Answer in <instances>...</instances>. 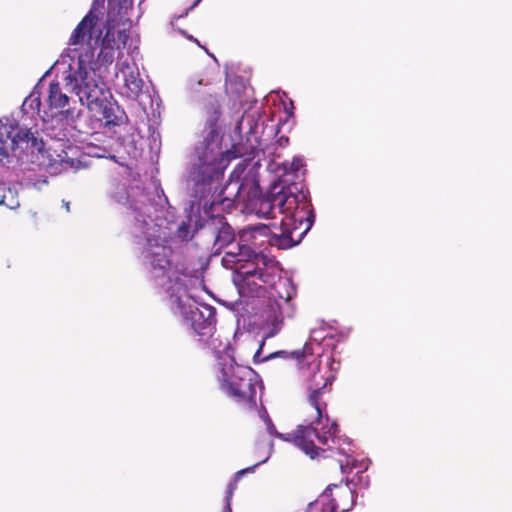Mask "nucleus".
I'll list each match as a JSON object with an SVG mask.
<instances>
[{"label":"nucleus","mask_w":512,"mask_h":512,"mask_svg":"<svg viewBox=\"0 0 512 512\" xmlns=\"http://www.w3.org/2000/svg\"><path fill=\"white\" fill-rule=\"evenodd\" d=\"M254 154L253 146L244 151L239 145L223 152L217 126L209 123L203 140L195 147V158L187 174V188L194 200L185 208L187 220L178 226L174 222V208L155 182L150 183L152 192L138 184L128 188L119 183L110 191L111 199L127 206L138 257L154 284L163 290L170 311L214 353V375L220 391H260L262 383L253 369L236 363L228 341L214 336L215 310L198 301L203 289L200 275L172 256L167 241L174 231L182 241L191 239L216 217L218 206L229 211L235 204L244 203L254 210L259 184L254 171H246V161Z\"/></svg>","instance_id":"1"},{"label":"nucleus","mask_w":512,"mask_h":512,"mask_svg":"<svg viewBox=\"0 0 512 512\" xmlns=\"http://www.w3.org/2000/svg\"><path fill=\"white\" fill-rule=\"evenodd\" d=\"M133 0H94L88 14L72 31L68 46L57 60L59 78L95 118L93 128L118 125L119 107L103 81V73L116 60L114 87L136 100L144 86L133 59L129 13Z\"/></svg>","instance_id":"2"},{"label":"nucleus","mask_w":512,"mask_h":512,"mask_svg":"<svg viewBox=\"0 0 512 512\" xmlns=\"http://www.w3.org/2000/svg\"><path fill=\"white\" fill-rule=\"evenodd\" d=\"M254 211L263 218L281 216L280 225H273L276 231L265 224L241 229L239 243L225 252L222 264L235 270L233 281L240 296L268 295L263 328L266 337H273L281 330L283 320L294 316L292 299L296 289L290 279L281 277L278 262L265 254L262 248L265 244L279 249L297 245L313 226L315 214L302 186L283 183H276L259 197Z\"/></svg>","instance_id":"3"},{"label":"nucleus","mask_w":512,"mask_h":512,"mask_svg":"<svg viewBox=\"0 0 512 512\" xmlns=\"http://www.w3.org/2000/svg\"><path fill=\"white\" fill-rule=\"evenodd\" d=\"M335 345V337L325 335L321 343L313 338L304 345L302 351L292 353L294 357L299 358L301 356L308 363V367L303 369V375L309 379L308 404L315 412L314 420L307 425H298L292 433L284 434L276 430L265 409L259 411V417L264 422L269 435L293 443L311 459L318 455V448L314 442L316 439L319 444L326 445L329 449L335 448L346 457L345 461H339L343 473L351 472L352 469L356 468H358V472H362L368 468L367 460H356L353 457L350 442L337 436V423L330 421L326 414V402L323 401V395L327 392L328 385L333 382L339 363L335 362L332 353L325 355L324 352L320 353V351L328 348L334 350Z\"/></svg>","instance_id":"4"},{"label":"nucleus","mask_w":512,"mask_h":512,"mask_svg":"<svg viewBox=\"0 0 512 512\" xmlns=\"http://www.w3.org/2000/svg\"><path fill=\"white\" fill-rule=\"evenodd\" d=\"M30 129L29 146L25 149V169L34 170L36 168L43 169L50 175L60 174L62 172L77 171L84 166L82 160L83 155L96 158L112 157L105 147L87 143L82 147L71 144L69 141L54 142L48 149L45 148L44 142L34 136Z\"/></svg>","instance_id":"5"},{"label":"nucleus","mask_w":512,"mask_h":512,"mask_svg":"<svg viewBox=\"0 0 512 512\" xmlns=\"http://www.w3.org/2000/svg\"><path fill=\"white\" fill-rule=\"evenodd\" d=\"M30 129L28 125L14 116L0 118V167L12 169L25 165V149L29 146ZM20 201L16 187L0 183V209L15 210Z\"/></svg>","instance_id":"6"},{"label":"nucleus","mask_w":512,"mask_h":512,"mask_svg":"<svg viewBox=\"0 0 512 512\" xmlns=\"http://www.w3.org/2000/svg\"><path fill=\"white\" fill-rule=\"evenodd\" d=\"M54 70L57 80L49 83L44 96L43 127L46 134L55 142L69 141V138H74L81 133L76 128V120L79 118L81 111L70 107V98L61 87V84H65L59 78L57 61L54 64ZM65 89L69 91L67 88Z\"/></svg>","instance_id":"7"},{"label":"nucleus","mask_w":512,"mask_h":512,"mask_svg":"<svg viewBox=\"0 0 512 512\" xmlns=\"http://www.w3.org/2000/svg\"><path fill=\"white\" fill-rule=\"evenodd\" d=\"M304 167V159L300 156H295L291 162H283L280 167L282 171L280 177L271 184L270 188L276 183H283L284 185L298 184L302 186L303 190L306 192V199L311 204L308 190L301 181H298L304 176Z\"/></svg>","instance_id":"8"},{"label":"nucleus","mask_w":512,"mask_h":512,"mask_svg":"<svg viewBox=\"0 0 512 512\" xmlns=\"http://www.w3.org/2000/svg\"><path fill=\"white\" fill-rule=\"evenodd\" d=\"M327 488H332V498L334 499L332 505L335 506V512H347L351 510L354 505V493L347 485H329Z\"/></svg>","instance_id":"9"},{"label":"nucleus","mask_w":512,"mask_h":512,"mask_svg":"<svg viewBox=\"0 0 512 512\" xmlns=\"http://www.w3.org/2000/svg\"><path fill=\"white\" fill-rule=\"evenodd\" d=\"M273 451H274V443H273V441H269L267 443L266 456L262 461L256 463L253 466L242 469L235 474L234 479L227 485L226 493H225V497H224V507H232V497H233L235 490L237 489V482L240 480V478L247 473L254 472L256 467L267 462L268 459L270 458V456L272 455Z\"/></svg>","instance_id":"10"},{"label":"nucleus","mask_w":512,"mask_h":512,"mask_svg":"<svg viewBox=\"0 0 512 512\" xmlns=\"http://www.w3.org/2000/svg\"><path fill=\"white\" fill-rule=\"evenodd\" d=\"M41 87L42 80L37 83L31 93L25 98L21 106V111L24 115H30L31 118L38 116L42 120L43 109L41 110Z\"/></svg>","instance_id":"11"},{"label":"nucleus","mask_w":512,"mask_h":512,"mask_svg":"<svg viewBox=\"0 0 512 512\" xmlns=\"http://www.w3.org/2000/svg\"><path fill=\"white\" fill-rule=\"evenodd\" d=\"M218 224L220 227L217 230V234L214 242L215 253L220 251L222 248L227 247L228 250L237 244H233L234 232L232 227L224 222L223 218H218Z\"/></svg>","instance_id":"12"},{"label":"nucleus","mask_w":512,"mask_h":512,"mask_svg":"<svg viewBox=\"0 0 512 512\" xmlns=\"http://www.w3.org/2000/svg\"><path fill=\"white\" fill-rule=\"evenodd\" d=\"M248 89L249 88L242 78L238 76H231L227 78L226 93L233 101L234 105L242 104L243 97L246 95Z\"/></svg>","instance_id":"13"},{"label":"nucleus","mask_w":512,"mask_h":512,"mask_svg":"<svg viewBox=\"0 0 512 512\" xmlns=\"http://www.w3.org/2000/svg\"><path fill=\"white\" fill-rule=\"evenodd\" d=\"M332 495V488H326L313 503H310L306 512H335Z\"/></svg>","instance_id":"14"},{"label":"nucleus","mask_w":512,"mask_h":512,"mask_svg":"<svg viewBox=\"0 0 512 512\" xmlns=\"http://www.w3.org/2000/svg\"><path fill=\"white\" fill-rule=\"evenodd\" d=\"M141 137L131 134L128 138L123 139L121 145L125 153L133 159H137L141 155Z\"/></svg>","instance_id":"15"},{"label":"nucleus","mask_w":512,"mask_h":512,"mask_svg":"<svg viewBox=\"0 0 512 512\" xmlns=\"http://www.w3.org/2000/svg\"><path fill=\"white\" fill-rule=\"evenodd\" d=\"M286 354L285 351H278V352H275V353H272L270 354L269 356H266V357H263V358H260L261 356V348L255 353L254 355V358L255 360L257 361H264V360H268V359H271V358H275V357H278V356H282Z\"/></svg>","instance_id":"16"},{"label":"nucleus","mask_w":512,"mask_h":512,"mask_svg":"<svg viewBox=\"0 0 512 512\" xmlns=\"http://www.w3.org/2000/svg\"><path fill=\"white\" fill-rule=\"evenodd\" d=\"M28 184L32 185L38 190H41L43 186L47 184V180L45 177H42L41 179L36 180L35 182H29Z\"/></svg>","instance_id":"17"},{"label":"nucleus","mask_w":512,"mask_h":512,"mask_svg":"<svg viewBox=\"0 0 512 512\" xmlns=\"http://www.w3.org/2000/svg\"><path fill=\"white\" fill-rule=\"evenodd\" d=\"M175 31H177L179 34L183 35L184 37H186L190 41H193V42H195V43H197L199 45V42L197 41V39H195L192 35H189L185 30H182V29L178 28Z\"/></svg>","instance_id":"18"},{"label":"nucleus","mask_w":512,"mask_h":512,"mask_svg":"<svg viewBox=\"0 0 512 512\" xmlns=\"http://www.w3.org/2000/svg\"><path fill=\"white\" fill-rule=\"evenodd\" d=\"M224 305H226L231 310H236V307L238 306V302H223Z\"/></svg>","instance_id":"19"},{"label":"nucleus","mask_w":512,"mask_h":512,"mask_svg":"<svg viewBox=\"0 0 512 512\" xmlns=\"http://www.w3.org/2000/svg\"><path fill=\"white\" fill-rule=\"evenodd\" d=\"M293 109H294V106H293V103L291 101L289 103V106L285 105V110H286L288 116H292L293 115Z\"/></svg>","instance_id":"20"},{"label":"nucleus","mask_w":512,"mask_h":512,"mask_svg":"<svg viewBox=\"0 0 512 512\" xmlns=\"http://www.w3.org/2000/svg\"><path fill=\"white\" fill-rule=\"evenodd\" d=\"M222 512H232V507H223Z\"/></svg>","instance_id":"21"},{"label":"nucleus","mask_w":512,"mask_h":512,"mask_svg":"<svg viewBox=\"0 0 512 512\" xmlns=\"http://www.w3.org/2000/svg\"><path fill=\"white\" fill-rule=\"evenodd\" d=\"M201 0H196L195 3L191 6L190 9L194 8L195 6H197L199 4Z\"/></svg>","instance_id":"22"},{"label":"nucleus","mask_w":512,"mask_h":512,"mask_svg":"<svg viewBox=\"0 0 512 512\" xmlns=\"http://www.w3.org/2000/svg\"><path fill=\"white\" fill-rule=\"evenodd\" d=\"M196 84H197V85H201V84H202V81H201V80H199Z\"/></svg>","instance_id":"23"},{"label":"nucleus","mask_w":512,"mask_h":512,"mask_svg":"<svg viewBox=\"0 0 512 512\" xmlns=\"http://www.w3.org/2000/svg\"><path fill=\"white\" fill-rule=\"evenodd\" d=\"M191 88H192V90H196V88L194 87V84L191 85Z\"/></svg>","instance_id":"24"},{"label":"nucleus","mask_w":512,"mask_h":512,"mask_svg":"<svg viewBox=\"0 0 512 512\" xmlns=\"http://www.w3.org/2000/svg\"><path fill=\"white\" fill-rule=\"evenodd\" d=\"M65 208H67V210H69V204L68 203L65 205Z\"/></svg>","instance_id":"25"}]
</instances>
